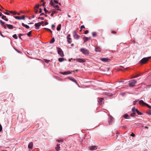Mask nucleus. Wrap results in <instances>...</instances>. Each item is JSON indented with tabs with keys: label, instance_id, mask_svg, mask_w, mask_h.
<instances>
[{
	"label": "nucleus",
	"instance_id": "f257e3e1",
	"mask_svg": "<svg viewBox=\"0 0 151 151\" xmlns=\"http://www.w3.org/2000/svg\"><path fill=\"white\" fill-rule=\"evenodd\" d=\"M80 51L83 54L88 55L89 54V51L88 50L85 48H82L80 49Z\"/></svg>",
	"mask_w": 151,
	"mask_h": 151
},
{
	"label": "nucleus",
	"instance_id": "f03ea898",
	"mask_svg": "<svg viewBox=\"0 0 151 151\" xmlns=\"http://www.w3.org/2000/svg\"><path fill=\"white\" fill-rule=\"evenodd\" d=\"M139 103L140 105H142V106H146L149 108L151 109V106L145 103L144 101L142 100L139 101Z\"/></svg>",
	"mask_w": 151,
	"mask_h": 151
},
{
	"label": "nucleus",
	"instance_id": "7ed1b4c3",
	"mask_svg": "<svg viewBox=\"0 0 151 151\" xmlns=\"http://www.w3.org/2000/svg\"><path fill=\"white\" fill-rule=\"evenodd\" d=\"M151 58V57L143 58L141 60L140 62L142 64L145 63Z\"/></svg>",
	"mask_w": 151,
	"mask_h": 151
},
{
	"label": "nucleus",
	"instance_id": "20e7f679",
	"mask_svg": "<svg viewBox=\"0 0 151 151\" xmlns=\"http://www.w3.org/2000/svg\"><path fill=\"white\" fill-rule=\"evenodd\" d=\"M137 81L133 79L129 81V85L130 86H134L136 83Z\"/></svg>",
	"mask_w": 151,
	"mask_h": 151
},
{
	"label": "nucleus",
	"instance_id": "39448f33",
	"mask_svg": "<svg viewBox=\"0 0 151 151\" xmlns=\"http://www.w3.org/2000/svg\"><path fill=\"white\" fill-rule=\"evenodd\" d=\"M57 49L58 50V54L60 55L61 57L64 56V55L61 49L60 48L58 47H57Z\"/></svg>",
	"mask_w": 151,
	"mask_h": 151
},
{
	"label": "nucleus",
	"instance_id": "423d86ee",
	"mask_svg": "<svg viewBox=\"0 0 151 151\" xmlns=\"http://www.w3.org/2000/svg\"><path fill=\"white\" fill-rule=\"evenodd\" d=\"M73 37L74 38L76 39H78L79 38L80 36H79L77 34L76 31H74L73 32Z\"/></svg>",
	"mask_w": 151,
	"mask_h": 151
},
{
	"label": "nucleus",
	"instance_id": "0eeeda50",
	"mask_svg": "<svg viewBox=\"0 0 151 151\" xmlns=\"http://www.w3.org/2000/svg\"><path fill=\"white\" fill-rule=\"evenodd\" d=\"M76 60L78 62L81 63L85 62L86 61V60L83 59L77 58L76 59Z\"/></svg>",
	"mask_w": 151,
	"mask_h": 151
},
{
	"label": "nucleus",
	"instance_id": "6e6552de",
	"mask_svg": "<svg viewBox=\"0 0 151 151\" xmlns=\"http://www.w3.org/2000/svg\"><path fill=\"white\" fill-rule=\"evenodd\" d=\"M103 99H104L103 98H98V102H99V104L100 105H101L103 103H104L103 101Z\"/></svg>",
	"mask_w": 151,
	"mask_h": 151
},
{
	"label": "nucleus",
	"instance_id": "1a4fd4ad",
	"mask_svg": "<svg viewBox=\"0 0 151 151\" xmlns=\"http://www.w3.org/2000/svg\"><path fill=\"white\" fill-rule=\"evenodd\" d=\"M68 78L69 80L71 81H72L75 82L76 84L78 85V83L76 81V80L74 78H73V77H68Z\"/></svg>",
	"mask_w": 151,
	"mask_h": 151
},
{
	"label": "nucleus",
	"instance_id": "9d476101",
	"mask_svg": "<svg viewBox=\"0 0 151 151\" xmlns=\"http://www.w3.org/2000/svg\"><path fill=\"white\" fill-rule=\"evenodd\" d=\"M100 60L104 62H108L110 60L107 58H101Z\"/></svg>",
	"mask_w": 151,
	"mask_h": 151
},
{
	"label": "nucleus",
	"instance_id": "9b49d317",
	"mask_svg": "<svg viewBox=\"0 0 151 151\" xmlns=\"http://www.w3.org/2000/svg\"><path fill=\"white\" fill-rule=\"evenodd\" d=\"M60 73L63 75H68L70 74L71 73V72L69 71H65V72H60Z\"/></svg>",
	"mask_w": 151,
	"mask_h": 151
},
{
	"label": "nucleus",
	"instance_id": "f8f14e48",
	"mask_svg": "<svg viewBox=\"0 0 151 151\" xmlns=\"http://www.w3.org/2000/svg\"><path fill=\"white\" fill-rule=\"evenodd\" d=\"M0 22L1 24V25L2 26H3L4 27V29H6V24L5 25L4 24L5 23L4 22H3L1 20H0Z\"/></svg>",
	"mask_w": 151,
	"mask_h": 151
},
{
	"label": "nucleus",
	"instance_id": "ddd939ff",
	"mask_svg": "<svg viewBox=\"0 0 151 151\" xmlns=\"http://www.w3.org/2000/svg\"><path fill=\"white\" fill-rule=\"evenodd\" d=\"M97 148L96 146H92L89 147V150H96Z\"/></svg>",
	"mask_w": 151,
	"mask_h": 151
},
{
	"label": "nucleus",
	"instance_id": "4468645a",
	"mask_svg": "<svg viewBox=\"0 0 151 151\" xmlns=\"http://www.w3.org/2000/svg\"><path fill=\"white\" fill-rule=\"evenodd\" d=\"M7 26V27L9 29H12L14 27L13 25L11 24H6V27Z\"/></svg>",
	"mask_w": 151,
	"mask_h": 151
},
{
	"label": "nucleus",
	"instance_id": "2eb2a0df",
	"mask_svg": "<svg viewBox=\"0 0 151 151\" xmlns=\"http://www.w3.org/2000/svg\"><path fill=\"white\" fill-rule=\"evenodd\" d=\"M90 39H91L90 37H84L83 40H84V42H87L88 40H90Z\"/></svg>",
	"mask_w": 151,
	"mask_h": 151
},
{
	"label": "nucleus",
	"instance_id": "dca6fc26",
	"mask_svg": "<svg viewBox=\"0 0 151 151\" xmlns=\"http://www.w3.org/2000/svg\"><path fill=\"white\" fill-rule=\"evenodd\" d=\"M104 93L105 95H108L110 96H113V94L112 93L108 92H104Z\"/></svg>",
	"mask_w": 151,
	"mask_h": 151
},
{
	"label": "nucleus",
	"instance_id": "f3484780",
	"mask_svg": "<svg viewBox=\"0 0 151 151\" xmlns=\"http://www.w3.org/2000/svg\"><path fill=\"white\" fill-rule=\"evenodd\" d=\"M109 119L110 120L109 121V124H112V122L113 120V118L112 117L110 116Z\"/></svg>",
	"mask_w": 151,
	"mask_h": 151
},
{
	"label": "nucleus",
	"instance_id": "a211bd4d",
	"mask_svg": "<svg viewBox=\"0 0 151 151\" xmlns=\"http://www.w3.org/2000/svg\"><path fill=\"white\" fill-rule=\"evenodd\" d=\"M33 147V143L32 142L29 143L28 145V147L29 149H32Z\"/></svg>",
	"mask_w": 151,
	"mask_h": 151
},
{
	"label": "nucleus",
	"instance_id": "6ab92c4d",
	"mask_svg": "<svg viewBox=\"0 0 151 151\" xmlns=\"http://www.w3.org/2000/svg\"><path fill=\"white\" fill-rule=\"evenodd\" d=\"M22 25L23 26V27H25L26 29H28L29 28V26L24 24V23H22Z\"/></svg>",
	"mask_w": 151,
	"mask_h": 151
},
{
	"label": "nucleus",
	"instance_id": "aec40b11",
	"mask_svg": "<svg viewBox=\"0 0 151 151\" xmlns=\"http://www.w3.org/2000/svg\"><path fill=\"white\" fill-rule=\"evenodd\" d=\"M124 118L126 119H130V116L127 114H125L124 115Z\"/></svg>",
	"mask_w": 151,
	"mask_h": 151
},
{
	"label": "nucleus",
	"instance_id": "412c9836",
	"mask_svg": "<svg viewBox=\"0 0 151 151\" xmlns=\"http://www.w3.org/2000/svg\"><path fill=\"white\" fill-rule=\"evenodd\" d=\"M101 49L99 47H97L95 49V51L97 52H99L101 51Z\"/></svg>",
	"mask_w": 151,
	"mask_h": 151
},
{
	"label": "nucleus",
	"instance_id": "4be33fe9",
	"mask_svg": "<svg viewBox=\"0 0 151 151\" xmlns=\"http://www.w3.org/2000/svg\"><path fill=\"white\" fill-rule=\"evenodd\" d=\"M1 18H2V19H4L6 21H8V19L6 18V17L4 15H2Z\"/></svg>",
	"mask_w": 151,
	"mask_h": 151
},
{
	"label": "nucleus",
	"instance_id": "5701e85b",
	"mask_svg": "<svg viewBox=\"0 0 151 151\" xmlns=\"http://www.w3.org/2000/svg\"><path fill=\"white\" fill-rule=\"evenodd\" d=\"M60 144H58L57 145V147H55V149L57 151H59L60 150V147L59 146Z\"/></svg>",
	"mask_w": 151,
	"mask_h": 151
},
{
	"label": "nucleus",
	"instance_id": "b1692460",
	"mask_svg": "<svg viewBox=\"0 0 151 151\" xmlns=\"http://www.w3.org/2000/svg\"><path fill=\"white\" fill-rule=\"evenodd\" d=\"M61 25L60 24L59 25H58V26L57 28V31L60 30L61 29Z\"/></svg>",
	"mask_w": 151,
	"mask_h": 151
},
{
	"label": "nucleus",
	"instance_id": "393cba45",
	"mask_svg": "<svg viewBox=\"0 0 151 151\" xmlns=\"http://www.w3.org/2000/svg\"><path fill=\"white\" fill-rule=\"evenodd\" d=\"M9 12L10 13H11V14H14V15H16V14H17V12H14V11H9Z\"/></svg>",
	"mask_w": 151,
	"mask_h": 151
},
{
	"label": "nucleus",
	"instance_id": "a878e982",
	"mask_svg": "<svg viewBox=\"0 0 151 151\" xmlns=\"http://www.w3.org/2000/svg\"><path fill=\"white\" fill-rule=\"evenodd\" d=\"M67 41L68 43L69 44H70L71 42V38H67Z\"/></svg>",
	"mask_w": 151,
	"mask_h": 151
},
{
	"label": "nucleus",
	"instance_id": "bb28decb",
	"mask_svg": "<svg viewBox=\"0 0 151 151\" xmlns=\"http://www.w3.org/2000/svg\"><path fill=\"white\" fill-rule=\"evenodd\" d=\"M58 60L60 62H62L64 60V59L63 58H60Z\"/></svg>",
	"mask_w": 151,
	"mask_h": 151
},
{
	"label": "nucleus",
	"instance_id": "cd10ccee",
	"mask_svg": "<svg viewBox=\"0 0 151 151\" xmlns=\"http://www.w3.org/2000/svg\"><path fill=\"white\" fill-rule=\"evenodd\" d=\"M35 26L36 27H39L40 26V25L39 23L38 22L37 23H35Z\"/></svg>",
	"mask_w": 151,
	"mask_h": 151
},
{
	"label": "nucleus",
	"instance_id": "c85d7f7f",
	"mask_svg": "<svg viewBox=\"0 0 151 151\" xmlns=\"http://www.w3.org/2000/svg\"><path fill=\"white\" fill-rule=\"evenodd\" d=\"M136 112L138 115H141L142 114V113L139 112L137 109L136 110Z\"/></svg>",
	"mask_w": 151,
	"mask_h": 151
},
{
	"label": "nucleus",
	"instance_id": "c756f323",
	"mask_svg": "<svg viewBox=\"0 0 151 151\" xmlns=\"http://www.w3.org/2000/svg\"><path fill=\"white\" fill-rule=\"evenodd\" d=\"M14 18L17 19L18 20H21L22 19L21 17L19 16H15L14 17Z\"/></svg>",
	"mask_w": 151,
	"mask_h": 151
},
{
	"label": "nucleus",
	"instance_id": "7c9ffc66",
	"mask_svg": "<svg viewBox=\"0 0 151 151\" xmlns=\"http://www.w3.org/2000/svg\"><path fill=\"white\" fill-rule=\"evenodd\" d=\"M55 39L54 37L52 38V40L50 41V42L52 43H54L55 42Z\"/></svg>",
	"mask_w": 151,
	"mask_h": 151
},
{
	"label": "nucleus",
	"instance_id": "2f4dec72",
	"mask_svg": "<svg viewBox=\"0 0 151 151\" xmlns=\"http://www.w3.org/2000/svg\"><path fill=\"white\" fill-rule=\"evenodd\" d=\"M137 110V109H136L134 107L132 108V110L133 112H135Z\"/></svg>",
	"mask_w": 151,
	"mask_h": 151
},
{
	"label": "nucleus",
	"instance_id": "473e14b6",
	"mask_svg": "<svg viewBox=\"0 0 151 151\" xmlns=\"http://www.w3.org/2000/svg\"><path fill=\"white\" fill-rule=\"evenodd\" d=\"M92 35L93 37H94L96 36L97 33L96 32H93L92 33Z\"/></svg>",
	"mask_w": 151,
	"mask_h": 151
},
{
	"label": "nucleus",
	"instance_id": "72a5a7b5",
	"mask_svg": "<svg viewBox=\"0 0 151 151\" xmlns=\"http://www.w3.org/2000/svg\"><path fill=\"white\" fill-rule=\"evenodd\" d=\"M13 37L16 39H17V37L16 34H14L13 36Z\"/></svg>",
	"mask_w": 151,
	"mask_h": 151
},
{
	"label": "nucleus",
	"instance_id": "f704fd0d",
	"mask_svg": "<svg viewBox=\"0 0 151 151\" xmlns=\"http://www.w3.org/2000/svg\"><path fill=\"white\" fill-rule=\"evenodd\" d=\"M135 114H136V113L134 112H133V113L131 114L130 116L132 117H134L135 116Z\"/></svg>",
	"mask_w": 151,
	"mask_h": 151
},
{
	"label": "nucleus",
	"instance_id": "c9c22d12",
	"mask_svg": "<svg viewBox=\"0 0 151 151\" xmlns=\"http://www.w3.org/2000/svg\"><path fill=\"white\" fill-rule=\"evenodd\" d=\"M25 35V34H19V38L20 39H22V38L21 37V36L24 35Z\"/></svg>",
	"mask_w": 151,
	"mask_h": 151
},
{
	"label": "nucleus",
	"instance_id": "e433bc0d",
	"mask_svg": "<svg viewBox=\"0 0 151 151\" xmlns=\"http://www.w3.org/2000/svg\"><path fill=\"white\" fill-rule=\"evenodd\" d=\"M44 10L45 12V13L47 14V12H48V11L44 7Z\"/></svg>",
	"mask_w": 151,
	"mask_h": 151
},
{
	"label": "nucleus",
	"instance_id": "4c0bfd02",
	"mask_svg": "<svg viewBox=\"0 0 151 151\" xmlns=\"http://www.w3.org/2000/svg\"><path fill=\"white\" fill-rule=\"evenodd\" d=\"M31 31H30L27 34V35L28 36H30L31 35Z\"/></svg>",
	"mask_w": 151,
	"mask_h": 151
},
{
	"label": "nucleus",
	"instance_id": "58836bf2",
	"mask_svg": "<svg viewBox=\"0 0 151 151\" xmlns=\"http://www.w3.org/2000/svg\"><path fill=\"white\" fill-rule=\"evenodd\" d=\"M139 76H140V75H137V76H134L133 77H132L131 78H136L137 77Z\"/></svg>",
	"mask_w": 151,
	"mask_h": 151
},
{
	"label": "nucleus",
	"instance_id": "ea45409f",
	"mask_svg": "<svg viewBox=\"0 0 151 151\" xmlns=\"http://www.w3.org/2000/svg\"><path fill=\"white\" fill-rule=\"evenodd\" d=\"M148 114L151 115V110H149L148 112H147Z\"/></svg>",
	"mask_w": 151,
	"mask_h": 151
},
{
	"label": "nucleus",
	"instance_id": "a19ab883",
	"mask_svg": "<svg viewBox=\"0 0 151 151\" xmlns=\"http://www.w3.org/2000/svg\"><path fill=\"white\" fill-rule=\"evenodd\" d=\"M55 13V11H52V14H51V16H53L54 14Z\"/></svg>",
	"mask_w": 151,
	"mask_h": 151
},
{
	"label": "nucleus",
	"instance_id": "79ce46f5",
	"mask_svg": "<svg viewBox=\"0 0 151 151\" xmlns=\"http://www.w3.org/2000/svg\"><path fill=\"white\" fill-rule=\"evenodd\" d=\"M85 28V27L84 25H83L81 26V29L80 31H81L82 29L83 28Z\"/></svg>",
	"mask_w": 151,
	"mask_h": 151
},
{
	"label": "nucleus",
	"instance_id": "37998d69",
	"mask_svg": "<svg viewBox=\"0 0 151 151\" xmlns=\"http://www.w3.org/2000/svg\"><path fill=\"white\" fill-rule=\"evenodd\" d=\"M38 19H41L42 20H44V18L42 17H38Z\"/></svg>",
	"mask_w": 151,
	"mask_h": 151
},
{
	"label": "nucleus",
	"instance_id": "c03bdc74",
	"mask_svg": "<svg viewBox=\"0 0 151 151\" xmlns=\"http://www.w3.org/2000/svg\"><path fill=\"white\" fill-rule=\"evenodd\" d=\"M39 6H40V5L39 4H38L37 5H36L35 6V8H36L38 9L39 7Z\"/></svg>",
	"mask_w": 151,
	"mask_h": 151
},
{
	"label": "nucleus",
	"instance_id": "a18cd8bd",
	"mask_svg": "<svg viewBox=\"0 0 151 151\" xmlns=\"http://www.w3.org/2000/svg\"><path fill=\"white\" fill-rule=\"evenodd\" d=\"M22 19H23L24 20L25 19V16L24 15H23L22 16V17H21Z\"/></svg>",
	"mask_w": 151,
	"mask_h": 151
},
{
	"label": "nucleus",
	"instance_id": "49530a36",
	"mask_svg": "<svg viewBox=\"0 0 151 151\" xmlns=\"http://www.w3.org/2000/svg\"><path fill=\"white\" fill-rule=\"evenodd\" d=\"M2 127L1 124H0V132L2 130Z\"/></svg>",
	"mask_w": 151,
	"mask_h": 151
},
{
	"label": "nucleus",
	"instance_id": "de8ad7c7",
	"mask_svg": "<svg viewBox=\"0 0 151 151\" xmlns=\"http://www.w3.org/2000/svg\"><path fill=\"white\" fill-rule=\"evenodd\" d=\"M57 141L60 142H63V139L61 140H58Z\"/></svg>",
	"mask_w": 151,
	"mask_h": 151
},
{
	"label": "nucleus",
	"instance_id": "09e8293b",
	"mask_svg": "<svg viewBox=\"0 0 151 151\" xmlns=\"http://www.w3.org/2000/svg\"><path fill=\"white\" fill-rule=\"evenodd\" d=\"M50 61L49 60H45V62L47 63H48Z\"/></svg>",
	"mask_w": 151,
	"mask_h": 151
},
{
	"label": "nucleus",
	"instance_id": "8fccbe9b",
	"mask_svg": "<svg viewBox=\"0 0 151 151\" xmlns=\"http://www.w3.org/2000/svg\"><path fill=\"white\" fill-rule=\"evenodd\" d=\"M88 33V30H86L85 31V34H86Z\"/></svg>",
	"mask_w": 151,
	"mask_h": 151
},
{
	"label": "nucleus",
	"instance_id": "3c124183",
	"mask_svg": "<svg viewBox=\"0 0 151 151\" xmlns=\"http://www.w3.org/2000/svg\"><path fill=\"white\" fill-rule=\"evenodd\" d=\"M41 26V25L43 24L44 22L43 21H41L40 22H39Z\"/></svg>",
	"mask_w": 151,
	"mask_h": 151
},
{
	"label": "nucleus",
	"instance_id": "603ef678",
	"mask_svg": "<svg viewBox=\"0 0 151 151\" xmlns=\"http://www.w3.org/2000/svg\"><path fill=\"white\" fill-rule=\"evenodd\" d=\"M111 32L114 34H116V32L114 31H111Z\"/></svg>",
	"mask_w": 151,
	"mask_h": 151
},
{
	"label": "nucleus",
	"instance_id": "864d4df0",
	"mask_svg": "<svg viewBox=\"0 0 151 151\" xmlns=\"http://www.w3.org/2000/svg\"><path fill=\"white\" fill-rule=\"evenodd\" d=\"M42 12V9L41 8L39 9V12L40 13H41Z\"/></svg>",
	"mask_w": 151,
	"mask_h": 151
},
{
	"label": "nucleus",
	"instance_id": "5fc2aeb1",
	"mask_svg": "<svg viewBox=\"0 0 151 151\" xmlns=\"http://www.w3.org/2000/svg\"><path fill=\"white\" fill-rule=\"evenodd\" d=\"M35 12L36 14H37L38 13V11L37 9H36L35 8Z\"/></svg>",
	"mask_w": 151,
	"mask_h": 151
},
{
	"label": "nucleus",
	"instance_id": "6e6d98bb",
	"mask_svg": "<svg viewBox=\"0 0 151 151\" xmlns=\"http://www.w3.org/2000/svg\"><path fill=\"white\" fill-rule=\"evenodd\" d=\"M70 34H68V35L67 38H70Z\"/></svg>",
	"mask_w": 151,
	"mask_h": 151
},
{
	"label": "nucleus",
	"instance_id": "4d7b16f0",
	"mask_svg": "<svg viewBox=\"0 0 151 151\" xmlns=\"http://www.w3.org/2000/svg\"><path fill=\"white\" fill-rule=\"evenodd\" d=\"M131 136H132V137H134L135 136V134H134L133 133H132L131 134Z\"/></svg>",
	"mask_w": 151,
	"mask_h": 151
},
{
	"label": "nucleus",
	"instance_id": "13d9d810",
	"mask_svg": "<svg viewBox=\"0 0 151 151\" xmlns=\"http://www.w3.org/2000/svg\"><path fill=\"white\" fill-rule=\"evenodd\" d=\"M45 29H46L48 31H50V29H48V28H45Z\"/></svg>",
	"mask_w": 151,
	"mask_h": 151
},
{
	"label": "nucleus",
	"instance_id": "bf43d9fd",
	"mask_svg": "<svg viewBox=\"0 0 151 151\" xmlns=\"http://www.w3.org/2000/svg\"><path fill=\"white\" fill-rule=\"evenodd\" d=\"M4 13H5V14L6 15H9V13H8V12H4Z\"/></svg>",
	"mask_w": 151,
	"mask_h": 151
},
{
	"label": "nucleus",
	"instance_id": "052dcab7",
	"mask_svg": "<svg viewBox=\"0 0 151 151\" xmlns=\"http://www.w3.org/2000/svg\"><path fill=\"white\" fill-rule=\"evenodd\" d=\"M55 27V25H54V24H52V28H54Z\"/></svg>",
	"mask_w": 151,
	"mask_h": 151
},
{
	"label": "nucleus",
	"instance_id": "680f3d73",
	"mask_svg": "<svg viewBox=\"0 0 151 151\" xmlns=\"http://www.w3.org/2000/svg\"><path fill=\"white\" fill-rule=\"evenodd\" d=\"M55 7H56V8H57L58 9L59 8V6L58 5H56L55 6Z\"/></svg>",
	"mask_w": 151,
	"mask_h": 151
},
{
	"label": "nucleus",
	"instance_id": "e2e57ef3",
	"mask_svg": "<svg viewBox=\"0 0 151 151\" xmlns=\"http://www.w3.org/2000/svg\"><path fill=\"white\" fill-rule=\"evenodd\" d=\"M45 25H47V24H48V22H45Z\"/></svg>",
	"mask_w": 151,
	"mask_h": 151
},
{
	"label": "nucleus",
	"instance_id": "0e129e2a",
	"mask_svg": "<svg viewBox=\"0 0 151 151\" xmlns=\"http://www.w3.org/2000/svg\"><path fill=\"white\" fill-rule=\"evenodd\" d=\"M53 1L57 4L58 3V2L57 1H56L55 0H53Z\"/></svg>",
	"mask_w": 151,
	"mask_h": 151
},
{
	"label": "nucleus",
	"instance_id": "69168bd1",
	"mask_svg": "<svg viewBox=\"0 0 151 151\" xmlns=\"http://www.w3.org/2000/svg\"><path fill=\"white\" fill-rule=\"evenodd\" d=\"M45 2H43L42 4V6H44L45 5Z\"/></svg>",
	"mask_w": 151,
	"mask_h": 151
},
{
	"label": "nucleus",
	"instance_id": "338daca9",
	"mask_svg": "<svg viewBox=\"0 0 151 151\" xmlns=\"http://www.w3.org/2000/svg\"><path fill=\"white\" fill-rule=\"evenodd\" d=\"M136 102H137V101H134V104H133L134 105H135L136 104Z\"/></svg>",
	"mask_w": 151,
	"mask_h": 151
},
{
	"label": "nucleus",
	"instance_id": "774afa93",
	"mask_svg": "<svg viewBox=\"0 0 151 151\" xmlns=\"http://www.w3.org/2000/svg\"><path fill=\"white\" fill-rule=\"evenodd\" d=\"M44 15V13H41L40 14V16H42V15Z\"/></svg>",
	"mask_w": 151,
	"mask_h": 151
}]
</instances>
